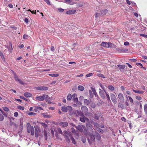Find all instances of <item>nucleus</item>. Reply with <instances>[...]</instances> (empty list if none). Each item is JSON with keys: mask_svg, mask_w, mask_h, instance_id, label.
Returning a JSON list of instances; mask_svg holds the SVG:
<instances>
[{"mask_svg": "<svg viewBox=\"0 0 147 147\" xmlns=\"http://www.w3.org/2000/svg\"><path fill=\"white\" fill-rule=\"evenodd\" d=\"M138 114V118H140L141 117V111H140L138 112V113H137Z\"/></svg>", "mask_w": 147, "mask_h": 147, "instance_id": "51", "label": "nucleus"}, {"mask_svg": "<svg viewBox=\"0 0 147 147\" xmlns=\"http://www.w3.org/2000/svg\"><path fill=\"white\" fill-rule=\"evenodd\" d=\"M20 98L23 99H24V100H25L26 101H27V99L26 98H25L23 96H20Z\"/></svg>", "mask_w": 147, "mask_h": 147, "instance_id": "55", "label": "nucleus"}, {"mask_svg": "<svg viewBox=\"0 0 147 147\" xmlns=\"http://www.w3.org/2000/svg\"><path fill=\"white\" fill-rule=\"evenodd\" d=\"M14 116L15 117H17L18 115V113L17 112H15L14 113Z\"/></svg>", "mask_w": 147, "mask_h": 147, "instance_id": "64", "label": "nucleus"}, {"mask_svg": "<svg viewBox=\"0 0 147 147\" xmlns=\"http://www.w3.org/2000/svg\"><path fill=\"white\" fill-rule=\"evenodd\" d=\"M79 99L81 101L84 99V97L82 96H81L79 97Z\"/></svg>", "mask_w": 147, "mask_h": 147, "instance_id": "63", "label": "nucleus"}, {"mask_svg": "<svg viewBox=\"0 0 147 147\" xmlns=\"http://www.w3.org/2000/svg\"><path fill=\"white\" fill-rule=\"evenodd\" d=\"M100 15V13H96V18H97Z\"/></svg>", "mask_w": 147, "mask_h": 147, "instance_id": "62", "label": "nucleus"}, {"mask_svg": "<svg viewBox=\"0 0 147 147\" xmlns=\"http://www.w3.org/2000/svg\"><path fill=\"white\" fill-rule=\"evenodd\" d=\"M34 128L35 130V136L36 137L38 138L39 136V133L40 131V129L38 126H34Z\"/></svg>", "mask_w": 147, "mask_h": 147, "instance_id": "5", "label": "nucleus"}, {"mask_svg": "<svg viewBox=\"0 0 147 147\" xmlns=\"http://www.w3.org/2000/svg\"><path fill=\"white\" fill-rule=\"evenodd\" d=\"M76 11L75 9H71L67 11L66 12V13L68 15L72 14L75 13Z\"/></svg>", "mask_w": 147, "mask_h": 147, "instance_id": "14", "label": "nucleus"}, {"mask_svg": "<svg viewBox=\"0 0 147 147\" xmlns=\"http://www.w3.org/2000/svg\"><path fill=\"white\" fill-rule=\"evenodd\" d=\"M107 10L105 9L102 10L101 11V14L102 15H104L107 12Z\"/></svg>", "mask_w": 147, "mask_h": 147, "instance_id": "25", "label": "nucleus"}, {"mask_svg": "<svg viewBox=\"0 0 147 147\" xmlns=\"http://www.w3.org/2000/svg\"><path fill=\"white\" fill-rule=\"evenodd\" d=\"M70 139L71 140L72 142L73 143L75 144H76V142H75V140L73 138V137L71 136H70Z\"/></svg>", "mask_w": 147, "mask_h": 147, "instance_id": "36", "label": "nucleus"}, {"mask_svg": "<svg viewBox=\"0 0 147 147\" xmlns=\"http://www.w3.org/2000/svg\"><path fill=\"white\" fill-rule=\"evenodd\" d=\"M118 98L120 101H123L124 100L123 95L121 93H119L118 95Z\"/></svg>", "mask_w": 147, "mask_h": 147, "instance_id": "15", "label": "nucleus"}, {"mask_svg": "<svg viewBox=\"0 0 147 147\" xmlns=\"http://www.w3.org/2000/svg\"><path fill=\"white\" fill-rule=\"evenodd\" d=\"M3 109L5 111H9V109L7 107H3Z\"/></svg>", "mask_w": 147, "mask_h": 147, "instance_id": "44", "label": "nucleus"}, {"mask_svg": "<svg viewBox=\"0 0 147 147\" xmlns=\"http://www.w3.org/2000/svg\"><path fill=\"white\" fill-rule=\"evenodd\" d=\"M59 125L60 126L65 127L67 126L68 124L67 122H64L60 123Z\"/></svg>", "mask_w": 147, "mask_h": 147, "instance_id": "19", "label": "nucleus"}, {"mask_svg": "<svg viewBox=\"0 0 147 147\" xmlns=\"http://www.w3.org/2000/svg\"><path fill=\"white\" fill-rule=\"evenodd\" d=\"M117 66L120 70L124 69L125 67L124 65H117Z\"/></svg>", "mask_w": 147, "mask_h": 147, "instance_id": "28", "label": "nucleus"}, {"mask_svg": "<svg viewBox=\"0 0 147 147\" xmlns=\"http://www.w3.org/2000/svg\"><path fill=\"white\" fill-rule=\"evenodd\" d=\"M92 93H93L94 95L95 96L97 97V98H98V96L96 93V90L95 89L93 88H92Z\"/></svg>", "mask_w": 147, "mask_h": 147, "instance_id": "30", "label": "nucleus"}, {"mask_svg": "<svg viewBox=\"0 0 147 147\" xmlns=\"http://www.w3.org/2000/svg\"><path fill=\"white\" fill-rule=\"evenodd\" d=\"M69 137H65V140H66V141L67 142H69L70 141V140L69 139Z\"/></svg>", "mask_w": 147, "mask_h": 147, "instance_id": "53", "label": "nucleus"}, {"mask_svg": "<svg viewBox=\"0 0 147 147\" xmlns=\"http://www.w3.org/2000/svg\"><path fill=\"white\" fill-rule=\"evenodd\" d=\"M11 71L12 73L13 74V76L14 77V78L16 77L17 75V74L14 72L12 70H11Z\"/></svg>", "mask_w": 147, "mask_h": 147, "instance_id": "49", "label": "nucleus"}, {"mask_svg": "<svg viewBox=\"0 0 147 147\" xmlns=\"http://www.w3.org/2000/svg\"><path fill=\"white\" fill-rule=\"evenodd\" d=\"M32 126H31L30 124L29 123H27V128L31 127Z\"/></svg>", "mask_w": 147, "mask_h": 147, "instance_id": "59", "label": "nucleus"}, {"mask_svg": "<svg viewBox=\"0 0 147 147\" xmlns=\"http://www.w3.org/2000/svg\"><path fill=\"white\" fill-rule=\"evenodd\" d=\"M92 76V73H90L86 75V77H88Z\"/></svg>", "mask_w": 147, "mask_h": 147, "instance_id": "57", "label": "nucleus"}, {"mask_svg": "<svg viewBox=\"0 0 147 147\" xmlns=\"http://www.w3.org/2000/svg\"><path fill=\"white\" fill-rule=\"evenodd\" d=\"M27 131L28 133H31L32 135L33 136L34 135V129L33 126L27 128Z\"/></svg>", "mask_w": 147, "mask_h": 147, "instance_id": "7", "label": "nucleus"}, {"mask_svg": "<svg viewBox=\"0 0 147 147\" xmlns=\"http://www.w3.org/2000/svg\"><path fill=\"white\" fill-rule=\"evenodd\" d=\"M101 45L106 48H113L114 46V45L111 42H102Z\"/></svg>", "mask_w": 147, "mask_h": 147, "instance_id": "3", "label": "nucleus"}, {"mask_svg": "<svg viewBox=\"0 0 147 147\" xmlns=\"http://www.w3.org/2000/svg\"><path fill=\"white\" fill-rule=\"evenodd\" d=\"M109 89L111 91H113L114 90V87L112 85H109L108 86Z\"/></svg>", "mask_w": 147, "mask_h": 147, "instance_id": "31", "label": "nucleus"}, {"mask_svg": "<svg viewBox=\"0 0 147 147\" xmlns=\"http://www.w3.org/2000/svg\"><path fill=\"white\" fill-rule=\"evenodd\" d=\"M140 36L143 37L145 38H147V35L144 34H140Z\"/></svg>", "mask_w": 147, "mask_h": 147, "instance_id": "48", "label": "nucleus"}, {"mask_svg": "<svg viewBox=\"0 0 147 147\" xmlns=\"http://www.w3.org/2000/svg\"><path fill=\"white\" fill-rule=\"evenodd\" d=\"M130 61L132 62H135L137 61V60L136 59H130Z\"/></svg>", "mask_w": 147, "mask_h": 147, "instance_id": "60", "label": "nucleus"}, {"mask_svg": "<svg viewBox=\"0 0 147 147\" xmlns=\"http://www.w3.org/2000/svg\"><path fill=\"white\" fill-rule=\"evenodd\" d=\"M94 115V118L95 119L97 120L99 119V116H100L101 115V114L99 112H98Z\"/></svg>", "mask_w": 147, "mask_h": 147, "instance_id": "20", "label": "nucleus"}, {"mask_svg": "<svg viewBox=\"0 0 147 147\" xmlns=\"http://www.w3.org/2000/svg\"><path fill=\"white\" fill-rule=\"evenodd\" d=\"M24 95L26 97H30L32 96V94L29 92H25L24 93Z\"/></svg>", "mask_w": 147, "mask_h": 147, "instance_id": "22", "label": "nucleus"}, {"mask_svg": "<svg viewBox=\"0 0 147 147\" xmlns=\"http://www.w3.org/2000/svg\"><path fill=\"white\" fill-rule=\"evenodd\" d=\"M111 97L113 102L115 104H116L117 102V98L115 95L113 93L111 94Z\"/></svg>", "mask_w": 147, "mask_h": 147, "instance_id": "6", "label": "nucleus"}, {"mask_svg": "<svg viewBox=\"0 0 147 147\" xmlns=\"http://www.w3.org/2000/svg\"><path fill=\"white\" fill-rule=\"evenodd\" d=\"M133 91L135 93L139 94H142L144 93V92L139 90H135L134 89H133Z\"/></svg>", "mask_w": 147, "mask_h": 147, "instance_id": "23", "label": "nucleus"}, {"mask_svg": "<svg viewBox=\"0 0 147 147\" xmlns=\"http://www.w3.org/2000/svg\"><path fill=\"white\" fill-rule=\"evenodd\" d=\"M106 96L107 97V98L108 100H109V101H111L110 97L109 95L108 94L106 93Z\"/></svg>", "mask_w": 147, "mask_h": 147, "instance_id": "45", "label": "nucleus"}, {"mask_svg": "<svg viewBox=\"0 0 147 147\" xmlns=\"http://www.w3.org/2000/svg\"><path fill=\"white\" fill-rule=\"evenodd\" d=\"M64 136L65 137H70V136H72L71 134V133L67 132L66 131H64Z\"/></svg>", "mask_w": 147, "mask_h": 147, "instance_id": "17", "label": "nucleus"}, {"mask_svg": "<svg viewBox=\"0 0 147 147\" xmlns=\"http://www.w3.org/2000/svg\"><path fill=\"white\" fill-rule=\"evenodd\" d=\"M15 80L16 81H17L19 82L21 84H22L24 85V83L22 80H21L18 77V76H16V77L14 78Z\"/></svg>", "mask_w": 147, "mask_h": 147, "instance_id": "18", "label": "nucleus"}, {"mask_svg": "<svg viewBox=\"0 0 147 147\" xmlns=\"http://www.w3.org/2000/svg\"><path fill=\"white\" fill-rule=\"evenodd\" d=\"M27 114H28V115H30V116H31V115L34 116V115H36V113H33V112H28L27 113Z\"/></svg>", "mask_w": 147, "mask_h": 147, "instance_id": "33", "label": "nucleus"}, {"mask_svg": "<svg viewBox=\"0 0 147 147\" xmlns=\"http://www.w3.org/2000/svg\"><path fill=\"white\" fill-rule=\"evenodd\" d=\"M84 103L85 105H88L89 104V101L86 99H85L84 100Z\"/></svg>", "mask_w": 147, "mask_h": 147, "instance_id": "32", "label": "nucleus"}, {"mask_svg": "<svg viewBox=\"0 0 147 147\" xmlns=\"http://www.w3.org/2000/svg\"><path fill=\"white\" fill-rule=\"evenodd\" d=\"M49 76H50L52 77H57L59 76V74H49Z\"/></svg>", "mask_w": 147, "mask_h": 147, "instance_id": "26", "label": "nucleus"}, {"mask_svg": "<svg viewBox=\"0 0 147 147\" xmlns=\"http://www.w3.org/2000/svg\"><path fill=\"white\" fill-rule=\"evenodd\" d=\"M128 98L130 102L133 103V100L131 96H129Z\"/></svg>", "mask_w": 147, "mask_h": 147, "instance_id": "50", "label": "nucleus"}, {"mask_svg": "<svg viewBox=\"0 0 147 147\" xmlns=\"http://www.w3.org/2000/svg\"><path fill=\"white\" fill-rule=\"evenodd\" d=\"M82 117L80 118V121L82 122H84L85 121H88L89 120L88 119L85 117L82 116Z\"/></svg>", "mask_w": 147, "mask_h": 147, "instance_id": "16", "label": "nucleus"}, {"mask_svg": "<svg viewBox=\"0 0 147 147\" xmlns=\"http://www.w3.org/2000/svg\"><path fill=\"white\" fill-rule=\"evenodd\" d=\"M118 107H119L121 108L122 109L124 108V107H123V105L121 103H119L118 105Z\"/></svg>", "mask_w": 147, "mask_h": 147, "instance_id": "58", "label": "nucleus"}, {"mask_svg": "<svg viewBox=\"0 0 147 147\" xmlns=\"http://www.w3.org/2000/svg\"><path fill=\"white\" fill-rule=\"evenodd\" d=\"M29 37V36L27 34H24L23 36V38L24 39H27Z\"/></svg>", "mask_w": 147, "mask_h": 147, "instance_id": "43", "label": "nucleus"}, {"mask_svg": "<svg viewBox=\"0 0 147 147\" xmlns=\"http://www.w3.org/2000/svg\"><path fill=\"white\" fill-rule=\"evenodd\" d=\"M73 113L77 117L79 116H84V114L81 111H79L78 110L74 111Z\"/></svg>", "mask_w": 147, "mask_h": 147, "instance_id": "4", "label": "nucleus"}, {"mask_svg": "<svg viewBox=\"0 0 147 147\" xmlns=\"http://www.w3.org/2000/svg\"><path fill=\"white\" fill-rule=\"evenodd\" d=\"M17 107L18 109H19L23 110L24 109V107L20 105L18 106Z\"/></svg>", "mask_w": 147, "mask_h": 147, "instance_id": "38", "label": "nucleus"}, {"mask_svg": "<svg viewBox=\"0 0 147 147\" xmlns=\"http://www.w3.org/2000/svg\"><path fill=\"white\" fill-rule=\"evenodd\" d=\"M78 89L82 91L84 90V88L83 86L80 85L78 87Z\"/></svg>", "mask_w": 147, "mask_h": 147, "instance_id": "29", "label": "nucleus"}, {"mask_svg": "<svg viewBox=\"0 0 147 147\" xmlns=\"http://www.w3.org/2000/svg\"><path fill=\"white\" fill-rule=\"evenodd\" d=\"M136 98L138 100H140L141 99V97L140 96H136Z\"/></svg>", "mask_w": 147, "mask_h": 147, "instance_id": "54", "label": "nucleus"}, {"mask_svg": "<svg viewBox=\"0 0 147 147\" xmlns=\"http://www.w3.org/2000/svg\"><path fill=\"white\" fill-rule=\"evenodd\" d=\"M58 10L60 12H62L64 11V9L61 8H58Z\"/></svg>", "mask_w": 147, "mask_h": 147, "instance_id": "46", "label": "nucleus"}, {"mask_svg": "<svg viewBox=\"0 0 147 147\" xmlns=\"http://www.w3.org/2000/svg\"><path fill=\"white\" fill-rule=\"evenodd\" d=\"M100 86L103 90H104V91H105V92L106 93V91L105 90V87L103 86L102 85H101L100 84Z\"/></svg>", "mask_w": 147, "mask_h": 147, "instance_id": "56", "label": "nucleus"}, {"mask_svg": "<svg viewBox=\"0 0 147 147\" xmlns=\"http://www.w3.org/2000/svg\"><path fill=\"white\" fill-rule=\"evenodd\" d=\"M82 112L85 114H86L88 113V109L87 108L84 106H82L81 107Z\"/></svg>", "mask_w": 147, "mask_h": 147, "instance_id": "13", "label": "nucleus"}, {"mask_svg": "<svg viewBox=\"0 0 147 147\" xmlns=\"http://www.w3.org/2000/svg\"><path fill=\"white\" fill-rule=\"evenodd\" d=\"M44 134L45 139V140H47V133L45 130L44 131Z\"/></svg>", "mask_w": 147, "mask_h": 147, "instance_id": "34", "label": "nucleus"}, {"mask_svg": "<svg viewBox=\"0 0 147 147\" xmlns=\"http://www.w3.org/2000/svg\"><path fill=\"white\" fill-rule=\"evenodd\" d=\"M64 2L66 4H68L70 5H73L76 3V2H74L70 0H65Z\"/></svg>", "mask_w": 147, "mask_h": 147, "instance_id": "11", "label": "nucleus"}, {"mask_svg": "<svg viewBox=\"0 0 147 147\" xmlns=\"http://www.w3.org/2000/svg\"><path fill=\"white\" fill-rule=\"evenodd\" d=\"M95 138L98 140H99L101 138V136L100 134H98L97 135Z\"/></svg>", "mask_w": 147, "mask_h": 147, "instance_id": "37", "label": "nucleus"}, {"mask_svg": "<svg viewBox=\"0 0 147 147\" xmlns=\"http://www.w3.org/2000/svg\"><path fill=\"white\" fill-rule=\"evenodd\" d=\"M72 98V95L70 94H67V99L68 101H69L71 100Z\"/></svg>", "mask_w": 147, "mask_h": 147, "instance_id": "24", "label": "nucleus"}, {"mask_svg": "<svg viewBox=\"0 0 147 147\" xmlns=\"http://www.w3.org/2000/svg\"><path fill=\"white\" fill-rule=\"evenodd\" d=\"M144 110L145 112L146 113H147V104H145L144 107Z\"/></svg>", "mask_w": 147, "mask_h": 147, "instance_id": "42", "label": "nucleus"}, {"mask_svg": "<svg viewBox=\"0 0 147 147\" xmlns=\"http://www.w3.org/2000/svg\"><path fill=\"white\" fill-rule=\"evenodd\" d=\"M36 89L39 90H48V88L46 87L41 86L37 87Z\"/></svg>", "mask_w": 147, "mask_h": 147, "instance_id": "10", "label": "nucleus"}, {"mask_svg": "<svg viewBox=\"0 0 147 147\" xmlns=\"http://www.w3.org/2000/svg\"><path fill=\"white\" fill-rule=\"evenodd\" d=\"M9 45L10 46V47H9V48H8V50H9V51L10 52H11L12 51V47L11 43V42H9Z\"/></svg>", "mask_w": 147, "mask_h": 147, "instance_id": "27", "label": "nucleus"}, {"mask_svg": "<svg viewBox=\"0 0 147 147\" xmlns=\"http://www.w3.org/2000/svg\"><path fill=\"white\" fill-rule=\"evenodd\" d=\"M48 4L50 5L51 3L49 0H44Z\"/></svg>", "mask_w": 147, "mask_h": 147, "instance_id": "52", "label": "nucleus"}, {"mask_svg": "<svg viewBox=\"0 0 147 147\" xmlns=\"http://www.w3.org/2000/svg\"><path fill=\"white\" fill-rule=\"evenodd\" d=\"M41 125L44 128H46L47 127V125L44 123H41Z\"/></svg>", "mask_w": 147, "mask_h": 147, "instance_id": "39", "label": "nucleus"}, {"mask_svg": "<svg viewBox=\"0 0 147 147\" xmlns=\"http://www.w3.org/2000/svg\"><path fill=\"white\" fill-rule=\"evenodd\" d=\"M97 76L98 77H100L102 78H105L104 75L101 74H97Z\"/></svg>", "mask_w": 147, "mask_h": 147, "instance_id": "40", "label": "nucleus"}, {"mask_svg": "<svg viewBox=\"0 0 147 147\" xmlns=\"http://www.w3.org/2000/svg\"><path fill=\"white\" fill-rule=\"evenodd\" d=\"M49 99V98L48 96L45 94H44L42 96H36L35 97L36 100L39 101H42L45 99L46 101H48Z\"/></svg>", "mask_w": 147, "mask_h": 147, "instance_id": "1", "label": "nucleus"}, {"mask_svg": "<svg viewBox=\"0 0 147 147\" xmlns=\"http://www.w3.org/2000/svg\"><path fill=\"white\" fill-rule=\"evenodd\" d=\"M4 119V117L3 115L0 113V121H2Z\"/></svg>", "mask_w": 147, "mask_h": 147, "instance_id": "41", "label": "nucleus"}, {"mask_svg": "<svg viewBox=\"0 0 147 147\" xmlns=\"http://www.w3.org/2000/svg\"><path fill=\"white\" fill-rule=\"evenodd\" d=\"M95 129H96L97 131L98 132L101 133H102L103 132V130L102 129H101L100 128H99V127L98 128H95Z\"/></svg>", "mask_w": 147, "mask_h": 147, "instance_id": "35", "label": "nucleus"}, {"mask_svg": "<svg viewBox=\"0 0 147 147\" xmlns=\"http://www.w3.org/2000/svg\"><path fill=\"white\" fill-rule=\"evenodd\" d=\"M61 110L64 112H70L72 111V108L71 107L69 106H68L67 107L63 106L61 107Z\"/></svg>", "mask_w": 147, "mask_h": 147, "instance_id": "2", "label": "nucleus"}, {"mask_svg": "<svg viewBox=\"0 0 147 147\" xmlns=\"http://www.w3.org/2000/svg\"><path fill=\"white\" fill-rule=\"evenodd\" d=\"M94 127H95L94 129H95V128H98L99 127V125L97 123H94Z\"/></svg>", "mask_w": 147, "mask_h": 147, "instance_id": "47", "label": "nucleus"}, {"mask_svg": "<svg viewBox=\"0 0 147 147\" xmlns=\"http://www.w3.org/2000/svg\"><path fill=\"white\" fill-rule=\"evenodd\" d=\"M73 101L75 103L78 102V99L77 97V95L74 93L72 95Z\"/></svg>", "mask_w": 147, "mask_h": 147, "instance_id": "8", "label": "nucleus"}, {"mask_svg": "<svg viewBox=\"0 0 147 147\" xmlns=\"http://www.w3.org/2000/svg\"><path fill=\"white\" fill-rule=\"evenodd\" d=\"M99 90H100L99 91V93L100 96L102 98H105V93L106 94V92L105 93L104 90H101L100 89H99Z\"/></svg>", "mask_w": 147, "mask_h": 147, "instance_id": "9", "label": "nucleus"}, {"mask_svg": "<svg viewBox=\"0 0 147 147\" xmlns=\"http://www.w3.org/2000/svg\"><path fill=\"white\" fill-rule=\"evenodd\" d=\"M76 128L80 131L82 132L83 130V129H84L85 127L83 125H78V126L76 127Z\"/></svg>", "mask_w": 147, "mask_h": 147, "instance_id": "12", "label": "nucleus"}, {"mask_svg": "<svg viewBox=\"0 0 147 147\" xmlns=\"http://www.w3.org/2000/svg\"><path fill=\"white\" fill-rule=\"evenodd\" d=\"M42 114L45 118H49L51 117V115H47L46 113H43Z\"/></svg>", "mask_w": 147, "mask_h": 147, "instance_id": "21", "label": "nucleus"}, {"mask_svg": "<svg viewBox=\"0 0 147 147\" xmlns=\"http://www.w3.org/2000/svg\"><path fill=\"white\" fill-rule=\"evenodd\" d=\"M124 45L125 46H127L129 45V42L127 41L125 42H124Z\"/></svg>", "mask_w": 147, "mask_h": 147, "instance_id": "61", "label": "nucleus"}]
</instances>
